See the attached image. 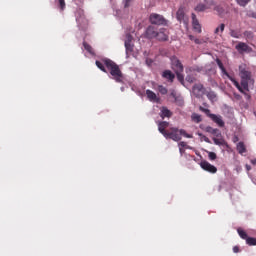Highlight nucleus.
I'll list each match as a JSON object with an SVG mask.
<instances>
[{"instance_id":"f257e3e1","label":"nucleus","mask_w":256,"mask_h":256,"mask_svg":"<svg viewBox=\"0 0 256 256\" xmlns=\"http://www.w3.org/2000/svg\"><path fill=\"white\" fill-rule=\"evenodd\" d=\"M95 65L100 71H103V73H107L108 69L110 75H112V79H114L116 83H123V72L121 68H119V65L113 62V60L108 58L102 59V61L96 60Z\"/></svg>"},{"instance_id":"f03ea898","label":"nucleus","mask_w":256,"mask_h":256,"mask_svg":"<svg viewBox=\"0 0 256 256\" xmlns=\"http://www.w3.org/2000/svg\"><path fill=\"white\" fill-rule=\"evenodd\" d=\"M239 75H240V79H241V89L243 92V95H245L246 99H251V95H249V93H247L249 91V82L251 81V71H249V68L241 65L239 66Z\"/></svg>"},{"instance_id":"7ed1b4c3","label":"nucleus","mask_w":256,"mask_h":256,"mask_svg":"<svg viewBox=\"0 0 256 256\" xmlns=\"http://www.w3.org/2000/svg\"><path fill=\"white\" fill-rule=\"evenodd\" d=\"M181 135L186 137V139H193V135L187 134V131L178 128H170V131L166 132V136L168 139H172L173 141H181Z\"/></svg>"},{"instance_id":"20e7f679","label":"nucleus","mask_w":256,"mask_h":256,"mask_svg":"<svg viewBox=\"0 0 256 256\" xmlns=\"http://www.w3.org/2000/svg\"><path fill=\"white\" fill-rule=\"evenodd\" d=\"M216 63L219 69L222 71L223 75H225L229 79V81L233 83V85L236 87V89H238V91H240V93H243V88H241V84H239V82L236 81L233 76L229 75V72H227L225 66H223V62H221V59L217 58Z\"/></svg>"},{"instance_id":"39448f33","label":"nucleus","mask_w":256,"mask_h":256,"mask_svg":"<svg viewBox=\"0 0 256 256\" xmlns=\"http://www.w3.org/2000/svg\"><path fill=\"white\" fill-rule=\"evenodd\" d=\"M199 110L202 111V113H205V115H207V117L212 119V121L214 123H216V125H218V127H225V122L223 121V118L221 116L212 114L211 110H209L207 108H203V106H200Z\"/></svg>"},{"instance_id":"423d86ee","label":"nucleus","mask_w":256,"mask_h":256,"mask_svg":"<svg viewBox=\"0 0 256 256\" xmlns=\"http://www.w3.org/2000/svg\"><path fill=\"white\" fill-rule=\"evenodd\" d=\"M150 23L152 25H163L164 27H167L169 21H167V19H165V17H163V15L160 14H151L150 15Z\"/></svg>"},{"instance_id":"0eeeda50","label":"nucleus","mask_w":256,"mask_h":256,"mask_svg":"<svg viewBox=\"0 0 256 256\" xmlns=\"http://www.w3.org/2000/svg\"><path fill=\"white\" fill-rule=\"evenodd\" d=\"M211 7H213V0H204V3L200 2L194 7V11L196 13H205Z\"/></svg>"},{"instance_id":"6e6552de","label":"nucleus","mask_w":256,"mask_h":256,"mask_svg":"<svg viewBox=\"0 0 256 256\" xmlns=\"http://www.w3.org/2000/svg\"><path fill=\"white\" fill-rule=\"evenodd\" d=\"M176 19L184 25H189V18L185 15V8L180 7L176 12Z\"/></svg>"},{"instance_id":"1a4fd4ad","label":"nucleus","mask_w":256,"mask_h":256,"mask_svg":"<svg viewBox=\"0 0 256 256\" xmlns=\"http://www.w3.org/2000/svg\"><path fill=\"white\" fill-rule=\"evenodd\" d=\"M171 63H172V69L175 71V73L184 71L183 64L181 63V60L177 58V56L171 57Z\"/></svg>"},{"instance_id":"9d476101","label":"nucleus","mask_w":256,"mask_h":256,"mask_svg":"<svg viewBox=\"0 0 256 256\" xmlns=\"http://www.w3.org/2000/svg\"><path fill=\"white\" fill-rule=\"evenodd\" d=\"M192 93L193 95H195V97H203V95H205L206 93L205 86H203V84L201 83L195 84L192 87Z\"/></svg>"},{"instance_id":"9b49d317","label":"nucleus","mask_w":256,"mask_h":256,"mask_svg":"<svg viewBox=\"0 0 256 256\" xmlns=\"http://www.w3.org/2000/svg\"><path fill=\"white\" fill-rule=\"evenodd\" d=\"M235 49L239 52V53H251V51H253V49L251 48V46L247 45V43L245 42H239L236 46Z\"/></svg>"},{"instance_id":"f8f14e48","label":"nucleus","mask_w":256,"mask_h":256,"mask_svg":"<svg viewBox=\"0 0 256 256\" xmlns=\"http://www.w3.org/2000/svg\"><path fill=\"white\" fill-rule=\"evenodd\" d=\"M157 41H169V32L165 28H160L156 35Z\"/></svg>"},{"instance_id":"ddd939ff","label":"nucleus","mask_w":256,"mask_h":256,"mask_svg":"<svg viewBox=\"0 0 256 256\" xmlns=\"http://www.w3.org/2000/svg\"><path fill=\"white\" fill-rule=\"evenodd\" d=\"M157 28L155 26H148L145 32L146 39H156L157 38Z\"/></svg>"},{"instance_id":"4468645a","label":"nucleus","mask_w":256,"mask_h":256,"mask_svg":"<svg viewBox=\"0 0 256 256\" xmlns=\"http://www.w3.org/2000/svg\"><path fill=\"white\" fill-rule=\"evenodd\" d=\"M200 167H202L204 171H208V173H217V167L211 165L208 161H201Z\"/></svg>"},{"instance_id":"2eb2a0df","label":"nucleus","mask_w":256,"mask_h":256,"mask_svg":"<svg viewBox=\"0 0 256 256\" xmlns=\"http://www.w3.org/2000/svg\"><path fill=\"white\" fill-rule=\"evenodd\" d=\"M191 18H192V27L194 29V31H196V33H201V24L199 23V19H197V15H195V13L191 14Z\"/></svg>"},{"instance_id":"dca6fc26","label":"nucleus","mask_w":256,"mask_h":256,"mask_svg":"<svg viewBox=\"0 0 256 256\" xmlns=\"http://www.w3.org/2000/svg\"><path fill=\"white\" fill-rule=\"evenodd\" d=\"M167 127H169V122L167 121H162L158 124V131L164 136L167 137V133L168 131L165 130L167 129Z\"/></svg>"},{"instance_id":"f3484780","label":"nucleus","mask_w":256,"mask_h":256,"mask_svg":"<svg viewBox=\"0 0 256 256\" xmlns=\"http://www.w3.org/2000/svg\"><path fill=\"white\" fill-rule=\"evenodd\" d=\"M146 95L149 101H153L154 103H159L161 101V98L157 97V94L152 90H146Z\"/></svg>"},{"instance_id":"a211bd4d","label":"nucleus","mask_w":256,"mask_h":256,"mask_svg":"<svg viewBox=\"0 0 256 256\" xmlns=\"http://www.w3.org/2000/svg\"><path fill=\"white\" fill-rule=\"evenodd\" d=\"M162 77L164 79H167L168 81H170V83H173V81L175 80V74H173V72H171V70H165L162 73Z\"/></svg>"},{"instance_id":"6ab92c4d","label":"nucleus","mask_w":256,"mask_h":256,"mask_svg":"<svg viewBox=\"0 0 256 256\" xmlns=\"http://www.w3.org/2000/svg\"><path fill=\"white\" fill-rule=\"evenodd\" d=\"M173 116V112H171V110H169L167 107L163 106L160 110V117L162 119H165V117H172Z\"/></svg>"},{"instance_id":"aec40b11","label":"nucleus","mask_w":256,"mask_h":256,"mask_svg":"<svg viewBox=\"0 0 256 256\" xmlns=\"http://www.w3.org/2000/svg\"><path fill=\"white\" fill-rule=\"evenodd\" d=\"M236 149L240 155H243V153H247V148L245 147V143L239 142L236 146Z\"/></svg>"},{"instance_id":"412c9836","label":"nucleus","mask_w":256,"mask_h":256,"mask_svg":"<svg viewBox=\"0 0 256 256\" xmlns=\"http://www.w3.org/2000/svg\"><path fill=\"white\" fill-rule=\"evenodd\" d=\"M243 35H244L246 41H253V39L255 37V34L253 33V31H249V30L244 31Z\"/></svg>"},{"instance_id":"4be33fe9","label":"nucleus","mask_w":256,"mask_h":256,"mask_svg":"<svg viewBox=\"0 0 256 256\" xmlns=\"http://www.w3.org/2000/svg\"><path fill=\"white\" fill-rule=\"evenodd\" d=\"M126 49V55H131L135 49V45L133 43H124Z\"/></svg>"},{"instance_id":"5701e85b","label":"nucleus","mask_w":256,"mask_h":256,"mask_svg":"<svg viewBox=\"0 0 256 256\" xmlns=\"http://www.w3.org/2000/svg\"><path fill=\"white\" fill-rule=\"evenodd\" d=\"M237 233L241 239H244L247 241V239L249 238V236L247 235V232H245V230H243L242 228H238Z\"/></svg>"},{"instance_id":"b1692460","label":"nucleus","mask_w":256,"mask_h":256,"mask_svg":"<svg viewBox=\"0 0 256 256\" xmlns=\"http://www.w3.org/2000/svg\"><path fill=\"white\" fill-rule=\"evenodd\" d=\"M83 47L85 51L90 53V55H95V50H93V47H91V45H89L87 42H83Z\"/></svg>"},{"instance_id":"393cba45","label":"nucleus","mask_w":256,"mask_h":256,"mask_svg":"<svg viewBox=\"0 0 256 256\" xmlns=\"http://www.w3.org/2000/svg\"><path fill=\"white\" fill-rule=\"evenodd\" d=\"M191 119L194 123H201V121H203V118H201V115L197 114V113H193L191 115Z\"/></svg>"},{"instance_id":"a878e982","label":"nucleus","mask_w":256,"mask_h":256,"mask_svg":"<svg viewBox=\"0 0 256 256\" xmlns=\"http://www.w3.org/2000/svg\"><path fill=\"white\" fill-rule=\"evenodd\" d=\"M205 95L209 99V101H215L217 99V94L214 91L205 92Z\"/></svg>"},{"instance_id":"bb28decb","label":"nucleus","mask_w":256,"mask_h":256,"mask_svg":"<svg viewBox=\"0 0 256 256\" xmlns=\"http://www.w3.org/2000/svg\"><path fill=\"white\" fill-rule=\"evenodd\" d=\"M206 132L211 133V135H217V133H219V129L213 128L211 126H207L206 127Z\"/></svg>"},{"instance_id":"cd10ccee","label":"nucleus","mask_w":256,"mask_h":256,"mask_svg":"<svg viewBox=\"0 0 256 256\" xmlns=\"http://www.w3.org/2000/svg\"><path fill=\"white\" fill-rule=\"evenodd\" d=\"M246 245H249L250 247L256 246V238L248 237L246 239Z\"/></svg>"},{"instance_id":"c85d7f7f","label":"nucleus","mask_w":256,"mask_h":256,"mask_svg":"<svg viewBox=\"0 0 256 256\" xmlns=\"http://www.w3.org/2000/svg\"><path fill=\"white\" fill-rule=\"evenodd\" d=\"M157 91H159V93L161 95H167V93H168L167 88L165 86H163V85H158Z\"/></svg>"},{"instance_id":"c756f323","label":"nucleus","mask_w":256,"mask_h":256,"mask_svg":"<svg viewBox=\"0 0 256 256\" xmlns=\"http://www.w3.org/2000/svg\"><path fill=\"white\" fill-rule=\"evenodd\" d=\"M225 31V24H220L214 31L215 35H219V33H223Z\"/></svg>"},{"instance_id":"7c9ffc66","label":"nucleus","mask_w":256,"mask_h":256,"mask_svg":"<svg viewBox=\"0 0 256 256\" xmlns=\"http://www.w3.org/2000/svg\"><path fill=\"white\" fill-rule=\"evenodd\" d=\"M230 37L234 39H241V34L237 30H230Z\"/></svg>"},{"instance_id":"2f4dec72","label":"nucleus","mask_w":256,"mask_h":256,"mask_svg":"<svg viewBox=\"0 0 256 256\" xmlns=\"http://www.w3.org/2000/svg\"><path fill=\"white\" fill-rule=\"evenodd\" d=\"M58 7L60 11H65V7H66L65 0H58Z\"/></svg>"},{"instance_id":"473e14b6","label":"nucleus","mask_w":256,"mask_h":256,"mask_svg":"<svg viewBox=\"0 0 256 256\" xmlns=\"http://www.w3.org/2000/svg\"><path fill=\"white\" fill-rule=\"evenodd\" d=\"M238 5H240V7H246L248 3H250L251 0H236Z\"/></svg>"},{"instance_id":"72a5a7b5","label":"nucleus","mask_w":256,"mask_h":256,"mask_svg":"<svg viewBox=\"0 0 256 256\" xmlns=\"http://www.w3.org/2000/svg\"><path fill=\"white\" fill-rule=\"evenodd\" d=\"M175 73L178 81H180V83H183V81H185V76L182 75L183 72H175Z\"/></svg>"},{"instance_id":"f704fd0d","label":"nucleus","mask_w":256,"mask_h":256,"mask_svg":"<svg viewBox=\"0 0 256 256\" xmlns=\"http://www.w3.org/2000/svg\"><path fill=\"white\" fill-rule=\"evenodd\" d=\"M125 43H133V36L131 35V33L126 34Z\"/></svg>"},{"instance_id":"c9c22d12","label":"nucleus","mask_w":256,"mask_h":256,"mask_svg":"<svg viewBox=\"0 0 256 256\" xmlns=\"http://www.w3.org/2000/svg\"><path fill=\"white\" fill-rule=\"evenodd\" d=\"M208 157L210 161H215L217 159V154H215V152H209Z\"/></svg>"},{"instance_id":"e433bc0d","label":"nucleus","mask_w":256,"mask_h":256,"mask_svg":"<svg viewBox=\"0 0 256 256\" xmlns=\"http://www.w3.org/2000/svg\"><path fill=\"white\" fill-rule=\"evenodd\" d=\"M179 147H180V153H183V149H185V147H187V142H180L179 143Z\"/></svg>"},{"instance_id":"4c0bfd02","label":"nucleus","mask_w":256,"mask_h":256,"mask_svg":"<svg viewBox=\"0 0 256 256\" xmlns=\"http://www.w3.org/2000/svg\"><path fill=\"white\" fill-rule=\"evenodd\" d=\"M170 97H173V99H175V101H177V92H175V90H173V91L170 93Z\"/></svg>"},{"instance_id":"58836bf2","label":"nucleus","mask_w":256,"mask_h":256,"mask_svg":"<svg viewBox=\"0 0 256 256\" xmlns=\"http://www.w3.org/2000/svg\"><path fill=\"white\" fill-rule=\"evenodd\" d=\"M215 145H223V142L217 138H213Z\"/></svg>"},{"instance_id":"ea45409f","label":"nucleus","mask_w":256,"mask_h":256,"mask_svg":"<svg viewBox=\"0 0 256 256\" xmlns=\"http://www.w3.org/2000/svg\"><path fill=\"white\" fill-rule=\"evenodd\" d=\"M186 81H188V83H193V81H195V78L188 76L186 77Z\"/></svg>"},{"instance_id":"a19ab883","label":"nucleus","mask_w":256,"mask_h":256,"mask_svg":"<svg viewBox=\"0 0 256 256\" xmlns=\"http://www.w3.org/2000/svg\"><path fill=\"white\" fill-rule=\"evenodd\" d=\"M194 43L196 45H201V43H203V42L201 40H199V38H196V39H194Z\"/></svg>"},{"instance_id":"79ce46f5","label":"nucleus","mask_w":256,"mask_h":256,"mask_svg":"<svg viewBox=\"0 0 256 256\" xmlns=\"http://www.w3.org/2000/svg\"><path fill=\"white\" fill-rule=\"evenodd\" d=\"M240 249H239V246H234L233 247V252L234 253H239Z\"/></svg>"},{"instance_id":"37998d69","label":"nucleus","mask_w":256,"mask_h":256,"mask_svg":"<svg viewBox=\"0 0 256 256\" xmlns=\"http://www.w3.org/2000/svg\"><path fill=\"white\" fill-rule=\"evenodd\" d=\"M188 38L190 39V41H195V39H196L195 36H193V35H189Z\"/></svg>"},{"instance_id":"c03bdc74","label":"nucleus","mask_w":256,"mask_h":256,"mask_svg":"<svg viewBox=\"0 0 256 256\" xmlns=\"http://www.w3.org/2000/svg\"><path fill=\"white\" fill-rule=\"evenodd\" d=\"M246 171H251V166L249 164H246Z\"/></svg>"},{"instance_id":"a18cd8bd","label":"nucleus","mask_w":256,"mask_h":256,"mask_svg":"<svg viewBox=\"0 0 256 256\" xmlns=\"http://www.w3.org/2000/svg\"><path fill=\"white\" fill-rule=\"evenodd\" d=\"M215 10L218 11L220 13V15H221V13H223V11L219 10V7H216Z\"/></svg>"},{"instance_id":"49530a36","label":"nucleus","mask_w":256,"mask_h":256,"mask_svg":"<svg viewBox=\"0 0 256 256\" xmlns=\"http://www.w3.org/2000/svg\"><path fill=\"white\" fill-rule=\"evenodd\" d=\"M251 163H252V165H253V166H255V165H256V161H252Z\"/></svg>"},{"instance_id":"de8ad7c7","label":"nucleus","mask_w":256,"mask_h":256,"mask_svg":"<svg viewBox=\"0 0 256 256\" xmlns=\"http://www.w3.org/2000/svg\"><path fill=\"white\" fill-rule=\"evenodd\" d=\"M205 141H206L207 143H209V138H205Z\"/></svg>"},{"instance_id":"09e8293b","label":"nucleus","mask_w":256,"mask_h":256,"mask_svg":"<svg viewBox=\"0 0 256 256\" xmlns=\"http://www.w3.org/2000/svg\"><path fill=\"white\" fill-rule=\"evenodd\" d=\"M125 7H128L127 3L125 4Z\"/></svg>"},{"instance_id":"8fccbe9b","label":"nucleus","mask_w":256,"mask_h":256,"mask_svg":"<svg viewBox=\"0 0 256 256\" xmlns=\"http://www.w3.org/2000/svg\"><path fill=\"white\" fill-rule=\"evenodd\" d=\"M76 21H79V18H76Z\"/></svg>"}]
</instances>
